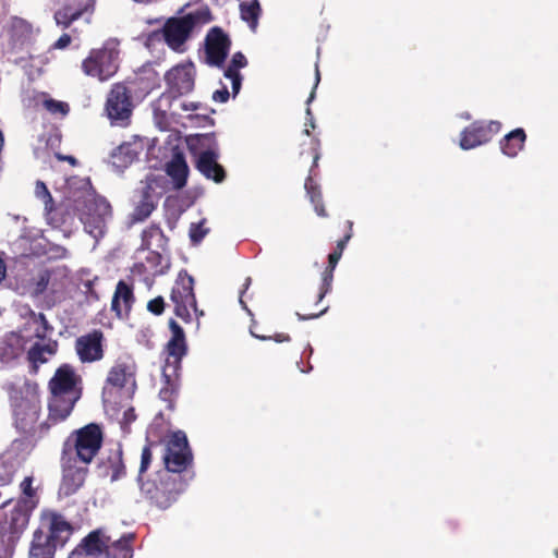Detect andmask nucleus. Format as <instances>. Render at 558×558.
Instances as JSON below:
<instances>
[{"label":"nucleus","mask_w":558,"mask_h":558,"mask_svg":"<svg viewBox=\"0 0 558 558\" xmlns=\"http://www.w3.org/2000/svg\"><path fill=\"white\" fill-rule=\"evenodd\" d=\"M168 239L165 236L163 231L157 225H150L142 233V247L150 250L153 246L163 248Z\"/></svg>","instance_id":"31"},{"label":"nucleus","mask_w":558,"mask_h":558,"mask_svg":"<svg viewBox=\"0 0 558 558\" xmlns=\"http://www.w3.org/2000/svg\"><path fill=\"white\" fill-rule=\"evenodd\" d=\"M189 483L169 472H158L153 480L140 483L145 498L159 509H168L184 492Z\"/></svg>","instance_id":"5"},{"label":"nucleus","mask_w":558,"mask_h":558,"mask_svg":"<svg viewBox=\"0 0 558 558\" xmlns=\"http://www.w3.org/2000/svg\"><path fill=\"white\" fill-rule=\"evenodd\" d=\"M72 38L69 34H62L57 41L52 45L53 49H65L70 46Z\"/></svg>","instance_id":"52"},{"label":"nucleus","mask_w":558,"mask_h":558,"mask_svg":"<svg viewBox=\"0 0 558 558\" xmlns=\"http://www.w3.org/2000/svg\"><path fill=\"white\" fill-rule=\"evenodd\" d=\"M105 111L111 124L126 125L133 112L132 94L125 82L114 83L106 99Z\"/></svg>","instance_id":"7"},{"label":"nucleus","mask_w":558,"mask_h":558,"mask_svg":"<svg viewBox=\"0 0 558 558\" xmlns=\"http://www.w3.org/2000/svg\"><path fill=\"white\" fill-rule=\"evenodd\" d=\"M231 48V39L222 28H210L205 37L206 63L210 66L223 68Z\"/></svg>","instance_id":"14"},{"label":"nucleus","mask_w":558,"mask_h":558,"mask_svg":"<svg viewBox=\"0 0 558 558\" xmlns=\"http://www.w3.org/2000/svg\"><path fill=\"white\" fill-rule=\"evenodd\" d=\"M327 310H328V306H325L317 312H311V313H304V314L296 313V315L299 316V318L301 320H310V319H314V318L322 316L323 314H325L327 312Z\"/></svg>","instance_id":"53"},{"label":"nucleus","mask_w":558,"mask_h":558,"mask_svg":"<svg viewBox=\"0 0 558 558\" xmlns=\"http://www.w3.org/2000/svg\"><path fill=\"white\" fill-rule=\"evenodd\" d=\"M167 89L161 97L177 99L191 93L195 85V68L192 62L178 64L165 74Z\"/></svg>","instance_id":"9"},{"label":"nucleus","mask_w":558,"mask_h":558,"mask_svg":"<svg viewBox=\"0 0 558 558\" xmlns=\"http://www.w3.org/2000/svg\"><path fill=\"white\" fill-rule=\"evenodd\" d=\"M333 270L330 265L326 267V269L322 274V283L319 287V292L317 295L316 304L320 303L323 299L331 291L332 280H333Z\"/></svg>","instance_id":"43"},{"label":"nucleus","mask_w":558,"mask_h":558,"mask_svg":"<svg viewBox=\"0 0 558 558\" xmlns=\"http://www.w3.org/2000/svg\"><path fill=\"white\" fill-rule=\"evenodd\" d=\"M274 340L276 342H284V341H289L290 340V336L287 335V333H277L275 337H274Z\"/></svg>","instance_id":"57"},{"label":"nucleus","mask_w":558,"mask_h":558,"mask_svg":"<svg viewBox=\"0 0 558 558\" xmlns=\"http://www.w3.org/2000/svg\"><path fill=\"white\" fill-rule=\"evenodd\" d=\"M35 193H36V196L44 202L45 209L49 213L52 211L53 210V198L44 182L37 181Z\"/></svg>","instance_id":"48"},{"label":"nucleus","mask_w":558,"mask_h":558,"mask_svg":"<svg viewBox=\"0 0 558 558\" xmlns=\"http://www.w3.org/2000/svg\"><path fill=\"white\" fill-rule=\"evenodd\" d=\"M151 185L147 184L142 190V198L138 204L135 206L134 211L132 214V220L135 222H141L147 219L150 214L156 208V205L151 198Z\"/></svg>","instance_id":"30"},{"label":"nucleus","mask_w":558,"mask_h":558,"mask_svg":"<svg viewBox=\"0 0 558 558\" xmlns=\"http://www.w3.org/2000/svg\"><path fill=\"white\" fill-rule=\"evenodd\" d=\"M78 556H80V553H71L69 558H78Z\"/></svg>","instance_id":"64"},{"label":"nucleus","mask_w":558,"mask_h":558,"mask_svg":"<svg viewBox=\"0 0 558 558\" xmlns=\"http://www.w3.org/2000/svg\"><path fill=\"white\" fill-rule=\"evenodd\" d=\"M7 275V266L3 259L0 257V283L4 280Z\"/></svg>","instance_id":"56"},{"label":"nucleus","mask_w":558,"mask_h":558,"mask_svg":"<svg viewBox=\"0 0 558 558\" xmlns=\"http://www.w3.org/2000/svg\"><path fill=\"white\" fill-rule=\"evenodd\" d=\"M526 141L525 131L518 128L500 140V149L508 157H515L524 147Z\"/></svg>","instance_id":"25"},{"label":"nucleus","mask_w":558,"mask_h":558,"mask_svg":"<svg viewBox=\"0 0 558 558\" xmlns=\"http://www.w3.org/2000/svg\"><path fill=\"white\" fill-rule=\"evenodd\" d=\"M82 378L70 364L59 366L48 383L50 398L48 421L57 424L64 421L73 411L82 396Z\"/></svg>","instance_id":"1"},{"label":"nucleus","mask_w":558,"mask_h":558,"mask_svg":"<svg viewBox=\"0 0 558 558\" xmlns=\"http://www.w3.org/2000/svg\"><path fill=\"white\" fill-rule=\"evenodd\" d=\"M239 10L241 20L255 33L263 13L259 0H240Z\"/></svg>","instance_id":"28"},{"label":"nucleus","mask_w":558,"mask_h":558,"mask_svg":"<svg viewBox=\"0 0 558 558\" xmlns=\"http://www.w3.org/2000/svg\"><path fill=\"white\" fill-rule=\"evenodd\" d=\"M183 109L184 110H197L198 109V105L194 104V102L184 104L183 105Z\"/></svg>","instance_id":"62"},{"label":"nucleus","mask_w":558,"mask_h":558,"mask_svg":"<svg viewBox=\"0 0 558 558\" xmlns=\"http://www.w3.org/2000/svg\"><path fill=\"white\" fill-rule=\"evenodd\" d=\"M133 302L134 294L132 288L123 280H120L111 301V311L114 312L119 318H122L129 315Z\"/></svg>","instance_id":"23"},{"label":"nucleus","mask_w":558,"mask_h":558,"mask_svg":"<svg viewBox=\"0 0 558 558\" xmlns=\"http://www.w3.org/2000/svg\"><path fill=\"white\" fill-rule=\"evenodd\" d=\"M45 520L48 521V541L56 544V546H63L73 532L70 522H68L62 514L57 512H49L45 515Z\"/></svg>","instance_id":"22"},{"label":"nucleus","mask_w":558,"mask_h":558,"mask_svg":"<svg viewBox=\"0 0 558 558\" xmlns=\"http://www.w3.org/2000/svg\"><path fill=\"white\" fill-rule=\"evenodd\" d=\"M230 97V93L226 86H223L221 89L216 90L213 94V99L218 102H226L228 101Z\"/></svg>","instance_id":"54"},{"label":"nucleus","mask_w":558,"mask_h":558,"mask_svg":"<svg viewBox=\"0 0 558 558\" xmlns=\"http://www.w3.org/2000/svg\"><path fill=\"white\" fill-rule=\"evenodd\" d=\"M56 544L48 541L47 534L41 530H36L29 549V558H53Z\"/></svg>","instance_id":"27"},{"label":"nucleus","mask_w":558,"mask_h":558,"mask_svg":"<svg viewBox=\"0 0 558 558\" xmlns=\"http://www.w3.org/2000/svg\"><path fill=\"white\" fill-rule=\"evenodd\" d=\"M119 43L113 39L106 40L100 48H94L82 61V71L85 75L108 81L119 70L120 50Z\"/></svg>","instance_id":"6"},{"label":"nucleus","mask_w":558,"mask_h":558,"mask_svg":"<svg viewBox=\"0 0 558 558\" xmlns=\"http://www.w3.org/2000/svg\"><path fill=\"white\" fill-rule=\"evenodd\" d=\"M501 130L499 121H474L461 132L460 147L475 148L492 141Z\"/></svg>","instance_id":"13"},{"label":"nucleus","mask_w":558,"mask_h":558,"mask_svg":"<svg viewBox=\"0 0 558 558\" xmlns=\"http://www.w3.org/2000/svg\"><path fill=\"white\" fill-rule=\"evenodd\" d=\"M134 539L133 534L123 535L121 538L111 542L110 545L114 550L118 551L117 558H132L133 547L132 542Z\"/></svg>","instance_id":"41"},{"label":"nucleus","mask_w":558,"mask_h":558,"mask_svg":"<svg viewBox=\"0 0 558 558\" xmlns=\"http://www.w3.org/2000/svg\"><path fill=\"white\" fill-rule=\"evenodd\" d=\"M148 255L146 256V263L149 266L150 272L154 276L163 275L169 268V263L166 258L157 251L150 248L148 250Z\"/></svg>","instance_id":"38"},{"label":"nucleus","mask_w":558,"mask_h":558,"mask_svg":"<svg viewBox=\"0 0 558 558\" xmlns=\"http://www.w3.org/2000/svg\"><path fill=\"white\" fill-rule=\"evenodd\" d=\"M29 317L34 324L38 325L35 330V337L37 339L45 340L53 331V327L49 324L44 313L31 311Z\"/></svg>","instance_id":"39"},{"label":"nucleus","mask_w":558,"mask_h":558,"mask_svg":"<svg viewBox=\"0 0 558 558\" xmlns=\"http://www.w3.org/2000/svg\"><path fill=\"white\" fill-rule=\"evenodd\" d=\"M63 277L64 276L61 275L59 269H57V275L56 277L52 278L48 291H50L53 294L61 292L64 289V283L62 281Z\"/></svg>","instance_id":"51"},{"label":"nucleus","mask_w":558,"mask_h":558,"mask_svg":"<svg viewBox=\"0 0 558 558\" xmlns=\"http://www.w3.org/2000/svg\"><path fill=\"white\" fill-rule=\"evenodd\" d=\"M57 275V269H43L32 280L33 295H43L49 289V284Z\"/></svg>","instance_id":"37"},{"label":"nucleus","mask_w":558,"mask_h":558,"mask_svg":"<svg viewBox=\"0 0 558 558\" xmlns=\"http://www.w3.org/2000/svg\"><path fill=\"white\" fill-rule=\"evenodd\" d=\"M58 158L61 159V160H66L72 166H75L77 163L75 157H73V156H60V155H58Z\"/></svg>","instance_id":"59"},{"label":"nucleus","mask_w":558,"mask_h":558,"mask_svg":"<svg viewBox=\"0 0 558 558\" xmlns=\"http://www.w3.org/2000/svg\"><path fill=\"white\" fill-rule=\"evenodd\" d=\"M132 84L138 86L142 92L145 94H149L151 90H154L157 87V74L155 72H150L149 76L145 75H137L133 81Z\"/></svg>","instance_id":"47"},{"label":"nucleus","mask_w":558,"mask_h":558,"mask_svg":"<svg viewBox=\"0 0 558 558\" xmlns=\"http://www.w3.org/2000/svg\"><path fill=\"white\" fill-rule=\"evenodd\" d=\"M319 159V153L316 147L313 148V167L317 166V161Z\"/></svg>","instance_id":"61"},{"label":"nucleus","mask_w":558,"mask_h":558,"mask_svg":"<svg viewBox=\"0 0 558 558\" xmlns=\"http://www.w3.org/2000/svg\"><path fill=\"white\" fill-rule=\"evenodd\" d=\"M246 65V57L242 52L238 51L232 56L230 63L225 70V76L231 81L233 96L240 92L242 86L243 77L240 73V69H243Z\"/></svg>","instance_id":"26"},{"label":"nucleus","mask_w":558,"mask_h":558,"mask_svg":"<svg viewBox=\"0 0 558 558\" xmlns=\"http://www.w3.org/2000/svg\"><path fill=\"white\" fill-rule=\"evenodd\" d=\"M62 480L60 484V493L69 497L76 494L84 485L88 475V465L80 463L74 458L60 457Z\"/></svg>","instance_id":"12"},{"label":"nucleus","mask_w":558,"mask_h":558,"mask_svg":"<svg viewBox=\"0 0 558 558\" xmlns=\"http://www.w3.org/2000/svg\"><path fill=\"white\" fill-rule=\"evenodd\" d=\"M162 460L163 472L180 475L186 483L194 478V457L184 432L177 430L168 437Z\"/></svg>","instance_id":"4"},{"label":"nucleus","mask_w":558,"mask_h":558,"mask_svg":"<svg viewBox=\"0 0 558 558\" xmlns=\"http://www.w3.org/2000/svg\"><path fill=\"white\" fill-rule=\"evenodd\" d=\"M136 364L130 360H118L110 368L107 383L113 387L123 388L130 385L132 389L136 387Z\"/></svg>","instance_id":"20"},{"label":"nucleus","mask_w":558,"mask_h":558,"mask_svg":"<svg viewBox=\"0 0 558 558\" xmlns=\"http://www.w3.org/2000/svg\"><path fill=\"white\" fill-rule=\"evenodd\" d=\"M304 187L306 194L310 197L311 203L314 205V209L319 217H327V211L323 204V197L319 185L308 175L305 180Z\"/></svg>","instance_id":"33"},{"label":"nucleus","mask_w":558,"mask_h":558,"mask_svg":"<svg viewBox=\"0 0 558 558\" xmlns=\"http://www.w3.org/2000/svg\"><path fill=\"white\" fill-rule=\"evenodd\" d=\"M167 174L172 179L174 187L180 190L186 185L189 167L183 154H174L172 159L167 163Z\"/></svg>","instance_id":"24"},{"label":"nucleus","mask_w":558,"mask_h":558,"mask_svg":"<svg viewBox=\"0 0 558 558\" xmlns=\"http://www.w3.org/2000/svg\"><path fill=\"white\" fill-rule=\"evenodd\" d=\"M58 350V342L57 341H48L47 343H34V345L28 350L27 356L28 360L34 363H46L48 359L45 356V354L53 355L56 354Z\"/></svg>","instance_id":"32"},{"label":"nucleus","mask_w":558,"mask_h":558,"mask_svg":"<svg viewBox=\"0 0 558 558\" xmlns=\"http://www.w3.org/2000/svg\"><path fill=\"white\" fill-rule=\"evenodd\" d=\"M194 29V21L191 15L169 17L162 28L161 34L167 46L175 52H184L185 44L190 39Z\"/></svg>","instance_id":"10"},{"label":"nucleus","mask_w":558,"mask_h":558,"mask_svg":"<svg viewBox=\"0 0 558 558\" xmlns=\"http://www.w3.org/2000/svg\"><path fill=\"white\" fill-rule=\"evenodd\" d=\"M171 337L166 344V352L168 354L167 363L170 364V359L174 364V368H179L181 361L187 353V343L185 332L177 320L170 318L168 322Z\"/></svg>","instance_id":"18"},{"label":"nucleus","mask_w":558,"mask_h":558,"mask_svg":"<svg viewBox=\"0 0 558 558\" xmlns=\"http://www.w3.org/2000/svg\"><path fill=\"white\" fill-rule=\"evenodd\" d=\"M33 509L11 500L0 506V532L10 534L12 537L21 534L27 526Z\"/></svg>","instance_id":"11"},{"label":"nucleus","mask_w":558,"mask_h":558,"mask_svg":"<svg viewBox=\"0 0 558 558\" xmlns=\"http://www.w3.org/2000/svg\"><path fill=\"white\" fill-rule=\"evenodd\" d=\"M113 163L118 167H128L138 157V151L131 143H123L112 153Z\"/></svg>","instance_id":"34"},{"label":"nucleus","mask_w":558,"mask_h":558,"mask_svg":"<svg viewBox=\"0 0 558 558\" xmlns=\"http://www.w3.org/2000/svg\"><path fill=\"white\" fill-rule=\"evenodd\" d=\"M155 445H156L155 442H148L142 449L141 464H140L138 476H137L138 483L143 482V475L150 468V464H151V461H153L151 447L155 446Z\"/></svg>","instance_id":"45"},{"label":"nucleus","mask_w":558,"mask_h":558,"mask_svg":"<svg viewBox=\"0 0 558 558\" xmlns=\"http://www.w3.org/2000/svg\"><path fill=\"white\" fill-rule=\"evenodd\" d=\"M44 108L52 116L64 118L70 112V106L65 101L47 98L43 101Z\"/></svg>","instance_id":"42"},{"label":"nucleus","mask_w":558,"mask_h":558,"mask_svg":"<svg viewBox=\"0 0 558 558\" xmlns=\"http://www.w3.org/2000/svg\"><path fill=\"white\" fill-rule=\"evenodd\" d=\"M124 416L126 420L131 421V420H135V413H134V409L133 408H130L129 410H126L124 412Z\"/></svg>","instance_id":"60"},{"label":"nucleus","mask_w":558,"mask_h":558,"mask_svg":"<svg viewBox=\"0 0 558 558\" xmlns=\"http://www.w3.org/2000/svg\"><path fill=\"white\" fill-rule=\"evenodd\" d=\"M170 300L173 303L174 314L183 322L192 320L190 310L197 311L194 293V278L186 270H181L171 289Z\"/></svg>","instance_id":"8"},{"label":"nucleus","mask_w":558,"mask_h":558,"mask_svg":"<svg viewBox=\"0 0 558 558\" xmlns=\"http://www.w3.org/2000/svg\"><path fill=\"white\" fill-rule=\"evenodd\" d=\"M104 444V432L100 425L89 423L73 430L63 441L61 454L80 463L89 465L98 456Z\"/></svg>","instance_id":"3"},{"label":"nucleus","mask_w":558,"mask_h":558,"mask_svg":"<svg viewBox=\"0 0 558 558\" xmlns=\"http://www.w3.org/2000/svg\"><path fill=\"white\" fill-rule=\"evenodd\" d=\"M16 468L12 461L0 459V486H8L13 482Z\"/></svg>","instance_id":"44"},{"label":"nucleus","mask_w":558,"mask_h":558,"mask_svg":"<svg viewBox=\"0 0 558 558\" xmlns=\"http://www.w3.org/2000/svg\"><path fill=\"white\" fill-rule=\"evenodd\" d=\"M179 393V385L175 380H172L169 375L163 373V386L159 391V398L167 402L169 410L174 409L175 400Z\"/></svg>","instance_id":"36"},{"label":"nucleus","mask_w":558,"mask_h":558,"mask_svg":"<svg viewBox=\"0 0 558 558\" xmlns=\"http://www.w3.org/2000/svg\"><path fill=\"white\" fill-rule=\"evenodd\" d=\"M33 476H26L21 482L20 488L22 492V497L17 500V502L34 510L38 506L39 497L36 489L33 487Z\"/></svg>","instance_id":"35"},{"label":"nucleus","mask_w":558,"mask_h":558,"mask_svg":"<svg viewBox=\"0 0 558 558\" xmlns=\"http://www.w3.org/2000/svg\"><path fill=\"white\" fill-rule=\"evenodd\" d=\"M88 211L82 218L85 230L95 239L106 233L107 221L112 216V208L105 198L94 199L87 205Z\"/></svg>","instance_id":"15"},{"label":"nucleus","mask_w":558,"mask_h":558,"mask_svg":"<svg viewBox=\"0 0 558 558\" xmlns=\"http://www.w3.org/2000/svg\"><path fill=\"white\" fill-rule=\"evenodd\" d=\"M206 219H202L197 223H191L189 236L193 245H198L208 234L209 229L205 227Z\"/></svg>","instance_id":"46"},{"label":"nucleus","mask_w":558,"mask_h":558,"mask_svg":"<svg viewBox=\"0 0 558 558\" xmlns=\"http://www.w3.org/2000/svg\"><path fill=\"white\" fill-rule=\"evenodd\" d=\"M251 281L252 279L250 277H247L245 279V283H244V290L241 292V295H240V303L243 305V307H245L244 305V302H243V294L245 293V291L248 289L250 284H251Z\"/></svg>","instance_id":"58"},{"label":"nucleus","mask_w":558,"mask_h":558,"mask_svg":"<svg viewBox=\"0 0 558 558\" xmlns=\"http://www.w3.org/2000/svg\"><path fill=\"white\" fill-rule=\"evenodd\" d=\"M105 336L100 329H93L90 332L76 338L74 348L82 363H93L104 357Z\"/></svg>","instance_id":"16"},{"label":"nucleus","mask_w":558,"mask_h":558,"mask_svg":"<svg viewBox=\"0 0 558 558\" xmlns=\"http://www.w3.org/2000/svg\"><path fill=\"white\" fill-rule=\"evenodd\" d=\"M96 0H64L61 8L54 14L56 24L63 29L69 28L71 24L81 19L85 13L93 14Z\"/></svg>","instance_id":"17"},{"label":"nucleus","mask_w":558,"mask_h":558,"mask_svg":"<svg viewBox=\"0 0 558 558\" xmlns=\"http://www.w3.org/2000/svg\"><path fill=\"white\" fill-rule=\"evenodd\" d=\"M23 351L21 337L16 333L4 336L0 340V360L3 363H9L17 359Z\"/></svg>","instance_id":"29"},{"label":"nucleus","mask_w":558,"mask_h":558,"mask_svg":"<svg viewBox=\"0 0 558 558\" xmlns=\"http://www.w3.org/2000/svg\"><path fill=\"white\" fill-rule=\"evenodd\" d=\"M98 470L102 477H109L111 482L121 480L126 474V468L123 461V450L121 445L110 449L106 457H102L98 463Z\"/></svg>","instance_id":"19"},{"label":"nucleus","mask_w":558,"mask_h":558,"mask_svg":"<svg viewBox=\"0 0 558 558\" xmlns=\"http://www.w3.org/2000/svg\"><path fill=\"white\" fill-rule=\"evenodd\" d=\"M320 81V73H319V70H318V65L316 64V71H315V84H314V88L307 99V102H311L314 97H315V88L317 87L318 83Z\"/></svg>","instance_id":"55"},{"label":"nucleus","mask_w":558,"mask_h":558,"mask_svg":"<svg viewBox=\"0 0 558 558\" xmlns=\"http://www.w3.org/2000/svg\"><path fill=\"white\" fill-rule=\"evenodd\" d=\"M251 333H252L255 338H258V339H262V340L270 339V337L259 336V335L254 333L253 331H251Z\"/></svg>","instance_id":"63"},{"label":"nucleus","mask_w":558,"mask_h":558,"mask_svg":"<svg viewBox=\"0 0 558 558\" xmlns=\"http://www.w3.org/2000/svg\"><path fill=\"white\" fill-rule=\"evenodd\" d=\"M347 225H348V232L344 234V236L342 239H340L338 242H337V246L336 248L333 250V252H331L329 255H328V265L331 266V268H336L339 259L341 258L342 256V253L348 244V242L350 241L351 236H352V227H353V222L352 221H347Z\"/></svg>","instance_id":"40"},{"label":"nucleus","mask_w":558,"mask_h":558,"mask_svg":"<svg viewBox=\"0 0 558 558\" xmlns=\"http://www.w3.org/2000/svg\"><path fill=\"white\" fill-rule=\"evenodd\" d=\"M10 401L16 428L24 434L35 432L41 409L38 384L25 379L21 385H13Z\"/></svg>","instance_id":"2"},{"label":"nucleus","mask_w":558,"mask_h":558,"mask_svg":"<svg viewBox=\"0 0 558 558\" xmlns=\"http://www.w3.org/2000/svg\"><path fill=\"white\" fill-rule=\"evenodd\" d=\"M217 159L218 153L213 149L201 151L196 160V169L207 179L221 183L226 179V171Z\"/></svg>","instance_id":"21"},{"label":"nucleus","mask_w":558,"mask_h":558,"mask_svg":"<svg viewBox=\"0 0 558 558\" xmlns=\"http://www.w3.org/2000/svg\"><path fill=\"white\" fill-rule=\"evenodd\" d=\"M186 15H191L194 21V27L197 24H207L213 20L210 10L206 7L204 9L196 10L194 12H190Z\"/></svg>","instance_id":"49"},{"label":"nucleus","mask_w":558,"mask_h":558,"mask_svg":"<svg viewBox=\"0 0 558 558\" xmlns=\"http://www.w3.org/2000/svg\"><path fill=\"white\" fill-rule=\"evenodd\" d=\"M166 302L162 296H156L147 303V310L154 315H161L165 312Z\"/></svg>","instance_id":"50"}]
</instances>
